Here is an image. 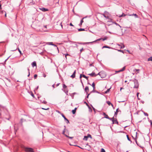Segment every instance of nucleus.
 Returning <instances> with one entry per match:
<instances>
[{
    "label": "nucleus",
    "mask_w": 152,
    "mask_h": 152,
    "mask_svg": "<svg viewBox=\"0 0 152 152\" xmlns=\"http://www.w3.org/2000/svg\"><path fill=\"white\" fill-rule=\"evenodd\" d=\"M100 76L101 78H104L106 76V74L104 72L101 71L99 72L98 74H96V77Z\"/></svg>",
    "instance_id": "obj_1"
},
{
    "label": "nucleus",
    "mask_w": 152,
    "mask_h": 152,
    "mask_svg": "<svg viewBox=\"0 0 152 152\" xmlns=\"http://www.w3.org/2000/svg\"><path fill=\"white\" fill-rule=\"evenodd\" d=\"M133 81L134 84V88H138L139 87V83L138 80L136 79H135Z\"/></svg>",
    "instance_id": "obj_2"
},
{
    "label": "nucleus",
    "mask_w": 152,
    "mask_h": 152,
    "mask_svg": "<svg viewBox=\"0 0 152 152\" xmlns=\"http://www.w3.org/2000/svg\"><path fill=\"white\" fill-rule=\"evenodd\" d=\"M25 150L26 152H34L33 149L31 148H25Z\"/></svg>",
    "instance_id": "obj_3"
},
{
    "label": "nucleus",
    "mask_w": 152,
    "mask_h": 152,
    "mask_svg": "<svg viewBox=\"0 0 152 152\" xmlns=\"http://www.w3.org/2000/svg\"><path fill=\"white\" fill-rule=\"evenodd\" d=\"M88 137H90L91 138V136L90 134H89L87 136H84V138H83V140H87L88 138Z\"/></svg>",
    "instance_id": "obj_4"
},
{
    "label": "nucleus",
    "mask_w": 152,
    "mask_h": 152,
    "mask_svg": "<svg viewBox=\"0 0 152 152\" xmlns=\"http://www.w3.org/2000/svg\"><path fill=\"white\" fill-rule=\"evenodd\" d=\"M126 67L125 66H124L121 69L119 70L118 71H116V73H118L121 72H122L124 71Z\"/></svg>",
    "instance_id": "obj_5"
},
{
    "label": "nucleus",
    "mask_w": 152,
    "mask_h": 152,
    "mask_svg": "<svg viewBox=\"0 0 152 152\" xmlns=\"http://www.w3.org/2000/svg\"><path fill=\"white\" fill-rule=\"evenodd\" d=\"M76 72V70H75L74 72L73 73V74L71 76V77L72 78H73L75 77V73Z\"/></svg>",
    "instance_id": "obj_6"
},
{
    "label": "nucleus",
    "mask_w": 152,
    "mask_h": 152,
    "mask_svg": "<svg viewBox=\"0 0 152 152\" xmlns=\"http://www.w3.org/2000/svg\"><path fill=\"white\" fill-rule=\"evenodd\" d=\"M107 102V104L109 105V106H110V105H111V106H112L113 107V108H114L113 107V104L112 103H111L109 101H107V102Z\"/></svg>",
    "instance_id": "obj_7"
},
{
    "label": "nucleus",
    "mask_w": 152,
    "mask_h": 152,
    "mask_svg": "<svg viewBox=\"0 0 152 152\" xmlns=\"http://www.w3.org/2000/svg\"><path fill=\"white\" fill-rule=\"evenodd\" d=\"M65 130L63 132V134H64L66 137H68L69 138H70V139H72L73 138V137H70L68 136L66 134H65Z\"/></svg>",
    "instance_id": "obj_8"
},
{
    "label": "nucleus",
    "mask_w": 152,
    "mask_h": 152,
    "mask_svg": "<svg viewBox=\"0 0 152 152\" xmlns=\"http://www.w3.org/2000/svg\"><path fill=\"white\" fill-rule=\"evenodd\" d=\"M103 115L104 116V118H108L109 116H108V115L106 114L104 112H103Z\"/></svg>",
    "instance_id": "obj_9"
},
{
    "label": "nucleus",
    "mask_w": 152,
    "mask_h": 152,
    "mask_svg": "<svg viewBox=\"0 0 152 152\" xmlns=\"http://www.w3.org/2000/svg\"><path fill=\"white\" fill-rule=\"evenodd\" d=\"M40 10L43 12H45L48 10V9H45L44 8H42L40 9Z\"/></svg>",
    "instance_id": "obj_10"
},
{
    "label": "nucleus",
    "mask_w": 152,
    "mask_h": 152,
    "mask_svg": "<svg viewBox=\"0 0 152 152\" xmlns=\"http://www.w3.org/2000/svg\"><path fill=\"white\" fill-rule=\"evenodd\" d=\"M118 110L119 108H117L116 109V111L115 113L114 116H115L116 117L117 115L118 112H119Z\"/></svg>",
    "instance_id": "obj_11"
},
{
    "label": "nucleus",
    "mask_w": 152,
    "mask_h": 152,
    "mask_svg": "<svg viewBox=\"0 0 152 152\" xmlns=\"http://www.w3.org/2000/svg\"><path fill=\"white\" fill-rule=\"evenodd\" d=\"M128 15L129 16H135L136 18H137L138 16V15L136 14H128Z\"/></svg>",
    "instance_id": "obj_12"
},
{
    "label": "nucleus",
    "mask_w": 152,
    "mask_h": 152,
    "mask_svg": "<svg viewBox=\"0 0 152 152\" xmlns=\"http://www.w3.org/2000/svg\"><path fill=\"white\" fill-rule=\"evenodd\" d=\"M113 124H118V123L116 119L115 120L114 119L113 121Z\"/></svg>",
    "instance_id": "obj_13"
},
{
    "label": "nucleus",
    "mask_w": 152,
    "mask_h": 152,
    "mask_svg": "<svg viewBox=\"0 0 152 152\" xmlns=\"http://www.w3.org/2000/svg\"><path fill=\"white\" fill-rule=\"evenodd\" d=\"M32 65L33 67H34V66H37V64L36 62L35 61L33 62L32 64Z\"/></svg>",
    "instance_id": "obj_14"
},
{
    "label": "nucleus",
    "mask_w": 152,
    "mask_h": 152,
    "mask_svg": "<svg viewBox=\"0 0 152 152\" xmlns=\"http://www.w3.org/2000/svg\"><path fill=\"white\" fill-rule=\"evenodd\" d=\"M140 71V69H135L134 70V72H137L136 73V74L139 73Z\"/></svg>",
    "instance_id": "obj_15"
},
{
    "label": "nucleus",
    "mask_w": 152,
    "mask_h": 152,
    "mask_svg": "<svg viewBox=\"0 0 152 152\" xmlns=\"http://www.w3.org/2000/svg\"><path fill=\"white\" fill-rule=\"evenodd\" d=\"M117 45L119 46H120V48L121 49L124 48L125 47L124 45L123 44L122 46H121L119 44H117Z\"/></svg>",
    "instance_id": "obj_16"
},
{
    "label": "nucleus",
    "mask_w": 152,
    "mask_h": 152,
    "mask_svg": "<svg viewBox=\"0 0 152 152\" xmlns=\"http://www.w3.org/2000/svg\"><path fill=\"white\" fill-rule=\"evenodd\" d=\"M84 18H82V19L81 20L80 23L79 24L80 26L82 25V23L84 21L83 20V19Z\"/></svg>",
    "instance_id": "obj_17"
},
{
    "label": "nucleus",
    "mask_w": 152,
    "mask_h": 152,
    "mask_svg": "<svg viewBox=\"0 0 152 152\" xmlns=\"http://www.w3.org/2000/svg\"><path fill=\"white\" fill-rule=\"evenodd\" d=\"M85 90L86 92H87L89 91L88 87V86H86L85 88Z\"/></svg>",
    "instance_id": "obj_18"
},
{
    "label": "nucleus",
    "mask_w": 152,
    "mask_h": 152,
    "mask_svg": "<svg viewBox=\"0 0 152 152\" xmlns=\"http://www.w3.org/2000/svg\"><path fill=\"white\" fill-rule=\"evenodd\" d=\"M109 48V49L111 48V47H110L107 46H103L102 48Z\"/></svg>",
    "instance_id": "obj_19"
},
{
    "label": "nucleus",
    "mask_w": 152,
    "mask_h": 152,
    "mask_svg": "<svg viewBox=\"0 0 152 152\" xmlns=\"http://www.w3.org/2000/svg\"><path fill=\"white\" fill-rule=\"evenodd\" d=\"M48 44L50 45H52L55 46V47H56V46L53 44V43L52 42H49L48 43Z\"/></svg>",
    "instance_id": "obj_20"
},
{
    "label": "nucleus",
    "mask_w": 152,
    "mask_h": 152,
    "mask_svg": "<svg viewBox=\"0 0 152 152\" xmlns=\"http://www.w3.org/2000/svg\"><path fill=\"white\" fill-rule=\"evenodd\" d=\"M126 16V15L123 13L122 14L119 16V17H125Z\"/></svg>",
    "instance_id": "obj_21"
},
{
    "label": "nucleus",
    "mask_w": 152,
    "mask_h": 152,
    "mask_svg": "<svg viewBox=\"0 0 152 152\" xmlns=\"http://www.w3.org/2000/svg\"><path fill=\"white\" fill-rule=\"evenodd\" d=\"M107 119H109L111 121L113 122V120L114 119V117H113V118H110L109 117H108V118H107Z\"/></svg>",
    "instance_id": "obj_22"
},
{
    "label": "nucleus",
    "mask_w": 152,
    "mask_h": 152,
    "mask_svg": "<svg viewBox=\"0 0 152 152\" xmlns=\"http://www.w3.org/2000/svg\"><path fill=\"white\" fill-rule=\"evenodd\" d=\"M126 137L127 139V140L131 142H132V141L130 139L129 137V135H126Z\"/></svg>",
    "instance_id": "obj_23"
},
{
    "label": "nucleus",
    "mask_w": 152,
    "mask_h": 152,
    "mask_svg": "<svg viewBox=\"0 0 152 152\" xmlns=\"http://www.w3.org/2000/svg\"><path fill=\"white\" fill-rule=\"evenodd\" d=\"M102 40V41H104L105 40V39H99L96 40V42L99 41L100 40Z\"/></svg>",
    "instance_id": "obj_24"
},
{
    "label": "nucleus",
    "mask_w": 152,
    "mask_h": 152,
    "mask_svg": "<svg viewBox=\"0 0 152 152\" xmlns=\"http://www.w3.org/2000/svg\"><path fill=\"white\" fill-rule=\"evenodd\" d=\"M110 89V88L108 89L106 91H105V93L107 94L109 92Z\"/></svg>",
    "instance_id": "obj_25"
},
{
    "label": "nucleus",
    "mask_w": 152,
    "mask_h": 152,
    "mask_svg": "<svg viewBox=\"0 0 152 152\" xmlns=\"http://www.w3.org/2000/svg\"><path fill=\"white\" fill-rule=\"evenodd\" d=\"M78 31H85V29L83 28H79L78 29Z\"/></svg>",
    "instance_id": "obj_26"
},
{
    "label": "nucleus",
    "mask_w": 152,
    "mask_h": 152,
    "mask_svg": "<svg viewBox=\"0 0 152 152\" xmlns=\"http://www.w3.org/2000/svg\"><path fill=\"white\" fill-rule=\"evenodd\" d=\"M148 61H152V57H149L148 59Z\"/></svg>",
    "instance_id": "obj_27"
},
{
    "label": "nucleus",
    "mask_w": 152,
    "mask_h": 152,
    "mask_svg": "<svg viewBox=\"0 0 152 152\" xmlns=\"http://www.w3.org/2000/svg\"><path fill=\"white\" fill-rule=\"evenodd\" d=\"M61 115L64 118L65 120H67V119L66 118V117L63 114H61Z\"/></svg>",
    "instance_id": "obj_28"
},
{
    "label": "nucleus",
    "mask_w": 152,
    "mask_h": 152,
    "mask_svg": "<svg viewBox=\"0 0 152 152\" xmlns=\"http://www.w3.org/2000/svg\"><path fill=\"white\" fill-rule=\"evenodd\" d=\"M101 152H105V151L104 148H102L101 150Z\"/></svg>",
    "instance_id": "obj_29"
},
{
    "label": "nucleus",
    "mask_w": 152,
    "mask_h": 152,
    "mask_svg": "<svg viewBox=\"0 0 152 152\" xmlns=\"http://www.w3.org/2000/svg\"><path fill=\"white\" fill-rule=\"evenodd\" d=\"M143 113H144V115H145V116H148V114L146 113H145L144 112H143Z\"/></svg>",
    "instance_id": "obj_30"
},
{
    "label": "nucleus",
    "mask_w": 152,
    "mask_h": 152,
    "mask_svg": "<svg viewBox=\"0 0 152 152\" xmlns=\"http://www.w3.org/2000/svg\"><path fill=\"white\" fill-rule=\"evenodd\" d=\"M37 77V74H35L34 75V78L35 79H36Z\"/></svg>",
    "instance_id": "obj_31"
},
{
    "label": "nucleus",
    "mask_w": 152,
    "mask_h": 152,
    "mask_svg": "<svg viewBox=\"0 0 152 152\" xmlns=\"http://www.w3.org/2000/svg\"><path fill=\"white\" fill-rule=\"evenodd\" d=\"M89 75H91L92 76H94V73H92L91 74H89Z\"/></svg>",
    "instance_id": "obj_32"
},
{
    "label": "nucleus",
    "mask_w": 152,
    "mask_h": 152,
    "mask_svg": "<svg viewBox=\"0 0 152 152\" xmlns=\"http://www.w3.org/2000/svg\"><path fill=\"white\" fill-rule=\"evenodd\" d=\"M63 87L64 88H66L67 87V86L64 84H63Z\"/></svg>",
    "instance_id": "obj_33"
},
{
    "label": "nucleus",
    "mask_w": 152,
    "mask_h": 152,
    "mask_svg": "<svg viewBox=\"0 0 152 152\" xmlns=\"http://www.w3.org/2000/svg\"><path fill=\"white\" fill-rule=\"evenodd\" d=\"M76 112V111H75V110H72V113L73 114H75Z\"/></svg>",
    "instance_id": "obj_34"
},
{
    "label": "nucleus",
    "mask_w": 152,
    "mask_h": 152,
    "mask_svg": "<svg viewBox=\"0 0 152 152\" xmlns=\"http://www.w3.org/2000/svg\"><path fill=\"white\" fill-rule=\"evenodd\" d=\"M118 51L119 52H122L123 53H124V51L123 50H118Z\"/></svg>",
    "instance_id": "obj_35"
},
{
    "label": "nucleus",
    "mask_w": 152,
    "mask_h": 152,
    "mask_svg": "<svg viewBox=\"0 0 152 152\" xmlns=\"http://www.w3.org/2000/svg\"><path fill=\"white\" fill-rule=\"evenodd\" d=\"M94 86H95V84H94V82L92 84V86L93 87L94 89Z\"/></svg>",
    "instance_id": "obj_36"
},
{
    "label": "nucleus",
    "mask_w": 152,
    "mask_h": 152,
    "mask_svg": "<svg viewBox=\"0 0 152 152\" xmlns=\"http://www.w3.org/2000/svg\"><path fill=\"white\" fill-rule=\"evenodd\" d=\"M42 109L43 110H49V108H42Z\"/></svg>",
    "instance_id": "obj_37"
},
{
    "label": "nucleus",
    "mask_w": 152,
    "mask_h": 152,
    "mask_svg": "<svg viewBox=\"0 0 152 152\" xmlns=\"http://www.w3.org/2000/svg\"><path fill=\"white\" fill-rule=\"evenodd\" d=\"M99 143H100V144H102V143L101 142H98V141H96V144Z\"/></svg>",
    "instance_id": "obj_38"
},
{
    "label": "nucleus",
    "mask_w": 152,
    "mask_h": 152,
    "mask_svg": "<svg viewBox=\"0 0 152 152\" xmlns=\"http://www.w3.org/2000/svg\"><path fill=\"white\" fill-rule=\"evenodd\" d=\"M82 76H83V77H84V78H86V79H87V77H86L85 75H82Z\"/></svg>",
    "instance_id": "obj_39"
},
{
    "label": "nucleus",
    "mask_w": 152,
    "mask_h": 152,
    "mask_svg": "<svg viewBox=\"0 0 152 152\" xmlns=\"http://www.w3.org/2000/svg\"><path fill=\"white\" fill-rule=\"evenodd\" d=\"M18 50L20 53L21 54H22V53H21V51L20 50V49L19 48H18Z\"/></svg>",
    "instance_id": "obj_40"
},
{
    "label": "nucleus",
    "mask_w": 152,
    "mask_h": 152,
    "mask_svg": "<svg viewBox=\"0 0 152 152\" xmlns=\"http://www.w3.org/2000/svg\"><path fill=\"white\" fill-rule=\"evenodd\" d=\"M65 58H66V59H67V57H66V56H69V55L68 54H65Z\"/></svg>",
    "instance_id": "obj_41"
},
{
    "label": "nucleus",
    "mask_w": 152,
    "mask_h": 152,
    "mask_svg": "<svg viewBox=\"0 0 152 152\" xmlns=\"http://www.w3.org/2000/svg\"><path fill=\"white\" fill-rule=\"evenodd\" d=\"M114 23L116 24L117 26H119L120 27H121V26L119 25V24H118V23H116V22H115Z\"/></svg>",
    "instance_id": "obj_42"
},
{
    "label": "nucleus",
    "mask_w": 152,
    "mask_h": 152,
    "mask_svg": "<svg viewBox=\"0 0 152 152\" xmlns=\"http://www.w3.org/2000/svg\"><path fill=\"white\" fill-rule=\"evenodd\" d=\"M135 141L136 142V143L138 145V146H139V144L137 143V140L136 139L135 140Z\"/></svg>",
    "instance_id": "obj_43"
},
{
    "label": "nucleus",
    "mask_w": 152,
    "mask_h": 152,
    "mask_svg": "<svg viewBox=\"0 0 152 152\" xmlns=\"http://www.w3.org/2000/svg\"><path fill=\"white\" fill-rule=\"evenodd\" d=\"M69 25H70V26H74L72 24V23H70Z\"/></svg>",
    "instance_id": "obj_44"
},
{
    "label": "nucleus",
    "mask_w": 152,
    "mask_h": 152,
    "mask_svg": "<svg viewBox=\"0 0 152 152\" xmlns=\"http://www.w3.org/2000/svg\"><path fill=\"white\" fill-rule=\"evenodd\" d=\"M66 120L67 121L66 123L67 124H68V123H69V121L67 119V120Z\"/></svg>",
    "instance_id": "obj_45"
},
{
    "label": "nucleus",
    "mask_w": 152,
    "mask_h": 152,
    "mask_svg": "<svg viewBox=\"0 0 152 152\" xmlns=\"http://www.w3.org/2000/svg\"><path fill=\"white\" fill-rule=\"evenodd\" d=\"M28 72H29V74L28 75V77L30 75L29 69H28Z\"/></svg>",
    "instance_id": "obj_46"
},
{
    "label": "nucleus",
    "mask_w": 152,
    "mask_h": 152,
    "mask_svg": "<svg viewBox=\"0 0 152 152\" xmlns=\"http://www.w3.org/2000/svg\"><path fill=\"white\" fill-rule=\"evenodd\" d=\"M139 93H138V92H137V98H138V95H139Z\"/></svg>",
    "instance_id": "obj_47"
},
{
    "label": "nucleus",
    "mask_w": 152,
    "mask_h": 152,
    "mask_svg": "<svg viewBox=\"0 0 152 152\" xmlns=\"http://www.w3.org/2000/svg\"><path fill=\"white\" fill-rule=\"evenodd\" d=\"M43 76L44 77H46V75L45 74H43Z\"/></svg>",
    "instance_id": "obj_48"
},
{
    "label": "nucleus",
    "mask_w": 152,
    "mask_h": 152,
    "mask_svg": "<svg viewBox=\"0 0 152 152\" xmlns=\"http://www.w3.org/2000/svg\"><path fill=\"white\" fill-rule=\"evenodd\" d=\"M62 22H61V23H60V25H61V27L62 28H63V26H62Z\"/></svg>",
    "instance_id": "obj_49"
},
{
    "label": "nucleus",
    "mask_w": 152,
    "mask_h": 152,
    "mask_svg": "<svg viewBox=\"0 0 152 152\" xmlns=\"http://www.w3.org/2000/svg\"><path fill=\"white\" fill-rule=\"evenodd\" d=\"M42 103H43L44 104H46V102L45 101H43Z\"/></svg>",
    "instance_id": "obj_50"
},
{
    "label": "nucleus",
    "mask_w": 152,
    "mask_h": 152,
    "mask_svg": "<svg viewBox=\"0 0 152 152\" xmlns=\"http://www.w3.org/2000/svg\"><path fill=\"white\" fill-rule=\"evenodd\" d=\"M83 50V48H82V49H81L80 50V52H81Z\"/></svg>",
    "instance_id": "obj_51"
},
{
    "label": "nucleus",
    "mask_w": 152,
    "mask_h": 152,
    "mask_svg": "<svg viewBox=\"0 0 152 152\" xmlns=\"http://www.w3.org/2000/svg\"><path fill=\"white\" fill-rule=\"evenodd\" d=\"M83 75H82V74H81L80 75V78H81L82 77V76H82Z\"/></svg>",
    "instance_id": "obj_52"
},
{
    "label": "nucleus",
    "mask_w": 152,
    "mask_h": 152,
    "mask_svg": "<svg viewBox=\"0 0 152 152\" xmlns=\"http://www.w3.org/2000/svg\"><path fill=\"white\" fill-rule=\"evenodd\" d=\"M92 107V108H93V110H94V112H95V108H94V107Z\"/></svg>",
    "instance_id": "obj_53"
},
{
    "label": "nucleus",
    "mask_w": 152,
    "mask_h": 152,
    "mask_svg": "<svg viewBox=\"0 0 152 152\" xmlns=\"http://www.w3.org/2000/svg\"><path fill=\"white\" fill-rule=\"evenodd\" d=\"M5 12V17L7 16L6 13L5 12Z\"/></svg>",
    "instance_id": "obj_54"
},
{
    "label": "nucleus",
    "mask_w": 152,
    "mask_h": 152,
    "mask_svg": "<svg viewBox=\"0 0 152 152\" xmlns=\"http://www.w3.org/2000/svg\"><path fill=\"white\" fill-rule=\"evenodd\" d=\"M1 4H0V9H1Z\"/></svg>",
    "instance_id": "obj_55"
},
{
    "label": "nucleus",
    "mask_w": 152,
    "mask_h": 152,
    "mask_svg": "<svg viewBox=\"0 0 152 152\" xmlns=\"http://www.w3.org/2000/svg\"><path fill=\"white\" fill-rule=\"evenodd\" d=\"M141 102L142 104H144V102L143 101H141Z\"/></svg>",
    "instance_id": "obj_56"
},
{
    "label": "nucleus",
    "mask_w": 152,
    "mask_h": 152,
    "mask_svg": "<svg viewBox=\"0 0 152 152\" xmlns=\"http://www.w3.org/2000/svg\"><path fill=\"white\" fill-rule=\"evenodd\" d=\"M140 147H141V148H143V147H142L140 145H139V146Z\"/></svg>",
    "instance_id": "obj_57"
},
{
    "label": "nucleus",
    "mask_w": 152,
    "mask_h": 152,
    "mask_svg": "<svg viewBox=\"0 0 152 152\" xmlns=\"http://www.w3.org/2000/svg\"><path fill=\"white\" fill-rule=\"evenodd\" d=\"M103 16H104V17L106 18H107V17H106V15H105L104 14H103Z\"/></svg>",
    "instance_id": "obj_58"
},
{
    "label": "nucleus",
    "mask_w": 152,
    "mask_h": 152,
    "mask_svg": "<svg viewBox=\"0 0 152 152\" xmlns=\"http://www.w3.org/2000/svg\"><path fill=\"white\" fill-rule=\"evenodd\" d=\"M94 42V41H92V42H88V43H91V42Z\"/></svg>",
    "instance_id": "obj_59"
},
{
    "label": "nucleus",
    "mask_w": 152,
    "mask_h": 152,
    "mask_svg": "<svg viewBox=\"0 0 152 152\" xmlns=\"http://www.w3.org/2000/svg\"><path fill=\"white\" fill-rule=\"evenodd\" d=\"M57 111L58 113H60V112L59 111H58V110H57V111Z\"/></svg>",
    "instance_id": "obj_60"
},
{
    "label": "nucleus",
    "mask_w": 152,
    "mask_h": 152,
    "mask_svg": "<svg viewBox=\"0 0 152 152\" xmlns=\"http://www.w3.org/2000/svg\"><path fill=\"white\" fill-rule=\"evenodd\" d=\"M77 109V108H75V109H74V110H75V111H76Z\"/></svg>",
    "instance_id": "obj_61"
},
{
    "label": "nucleus",
    "mask_w": 152,
    "mask_h": 152,
    "mask_svg": "<svg viewBox=\"0 0 152 152\" xmlns=\"http://www.w3.org/2000/svg\"><path fill=\"white\" fill-rule=\"evenodd\" d=\"M52 86L53 87V88H54L55 87H54V85L53 84V86Z\"/></svg>",
    "instance_id": "obj_62"
},
{
    "label": "nucleus",
    "mask_w": 152,
    "mask_h": 152,
    "mask_svg": "<svg viewBox=\"0 0 152 152\" xmlns=\"http://www.w3.org/2000/svg\"><path fill=\"white\" fill-rule=\"evenodd\" d=\"M122 89H123V88L122 87H121L120 88V90L121 91V90Z\"/></svg>",
    "instance_id": "obj_63"
},
{
    "label": "nucleus",
    "mask_w": 152,
    "mask_h": 152,
    "mask_svg": "<svg viewBox=\"0 0 152 152\" xmlns=\"http://www.w3.org/2000/svg\"><path fill=\"white\" fill-rule=\"evenodd\" d=\"M59 85V84H57V85H56V86H58Z\"/></svg>",
    "instance_id": "obj_64"
}]
</instances>
